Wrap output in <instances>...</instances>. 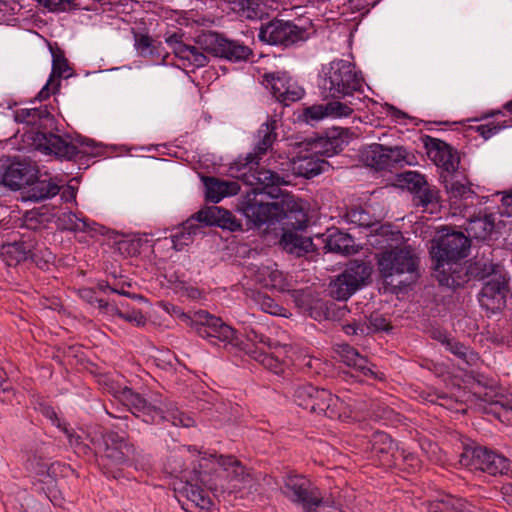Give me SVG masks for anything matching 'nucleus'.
<instances>
[{
	"label": "nucleus",
	"instance_id": "nucleus-1",
	"mask_svg": "<svg viewBox=\"0 0 512 512\" xmlns=\"http://www.w3.org/2000/svg\"><path fill=\"white\" fill-rule=\"evenodd\" d=\"M470 239L462 232L440 230L432 240L430 254L434 263V276L442 286L455 288L462 283L460 261L467 257Z\"/></svg>",
	"mask_w": 512,
	"mask_h": 512
},
{
	"label": "nucleus",
	"instance_id": "nucleus-2",
	"mask_svg": "<svg viewBox=\"0 0 512 512\" xmlns=\"http://www.w3.org/2000/svg\"><path fill=\"white\" fill-rule=\"evenodd\" d=\"M243 213L256 226L272 220H285L284 225L287 228L302 230L308 221L302 204L291 195L271 203H265L256 198L249 199L243 207Z\"/></svg>",
	"mask_w": 512,
	"mask_h": 512
},
{
	"label": "nucleus",
	"instance_id": "nucleus-3",
	"mask_svg": "<svg viewBox=\"0 0 512 512\" xmlns=\"http://www.w3.org/2000/svg\"><path fill=\"white\" fill-rule=\"evenodd\" d=\"M363 82L364 80L354 64L336 59L323 67L319 88L325 98L339 99L362 91Z\"/></svg>",
	"mask_w": 512,
	"mask_h": 512
},
{
	"label": "nucleus",
	"instance_id": "nucleus-4",
	"mask_svg": "<svg viewBox=\"0 0 512 512\" xmlns=\"http://www.w3.org/2000/svg\"><path fill=\"white\" fill-rule=\"evenodd\" d=\"M120 400L135 416H142L144 422H153L158 417L170 421L175 426L191 427L194 425L193 418L180 411L175 404L169 403L162 406L161 403L156 401L148 402L130 388L122 389Z\"/></svg>",
	"mask_w": 512,
	"mask_h": 512
},
{
	"label": "nucleus",
	"instance_id": "nucleus-5",
	"mask_svg": "<svg viewBox=\"0 0 512 512\" xmlns=\"http://www.w3.org/2000/svg\"><path fill=\"white\" fill-rule=\"evenodd\" d=\"M283 494L292 502L300 504L307 511H315L319 506L342 512L340 502L333 495H322L319 489L307 478L298 474L285 477Z\"/></svg>",
	"mask_w": 512,
	"mask_h": 512
},
{
	"label": "nucleus",
	"instance_id": "nucleus-6",
	"mask_svg": "<svg viewBox=\"0 0 512 512\" xmlns=\"http://www.w3.org/2000/svg\"><path fill=\"white\" fill-rule=\"evenodd\" d=\"M419 259L411 246L386 249L377 255L378 270L383 278L393 281L399 278L403 284L418 268Z\"/></svg>",
	"mask_w": 512,
	"mask_h": 512
},
{
	"label": "nucleus",
	"instance_id": "nucleus-7",
	"mask_svg": "<svg viewBox=\"0 0 512 512\" xmlns=\"http://www.w3.org/2000/svg\"><path fill=\"white\" fill-rule=\"evenodd\" d=\"M196 45H193L198 51L202 52L207 58L209 55L225 58L230 61L246 60L251 54L249 47L236 41L227 40L214 32H204L195 39ZM209 60L207 59V62Z\"/></svg>",
	"mask_w": 512,
	"mask_h": 512
},
{
	"label": "nucleus",
	"instance_id": "nucleus-8",
	"mask_svg": "<svg viewBox=\"0 0 512 512\" xmlns=\"http://www.w3.org/2000/svg\"><path fill=\"white\" fill-rule=\"evenodd\" d=\"M371 272L372 268L369 264L362 261L351 262L330 283V295L337 300H347L366 284Z\"/></svg>",
	"mask_w": 512,
	"mask_h": 512
},
{
	"label": "nucleus",
	"instance_id": "nucleus-9",
	"mask_svg": "<svg viewBox=\"0 0 512 512\" xmlns=\"http://www.w3.org/2000/svg\"><path fill=\"white\" fill-rule=\"evenodd\" d=\"M411 155L402 146H385L379 143L368 145L362 152L363 161L367 166L385 169L390 166L411 165Z\"/></svg>",
	"mask_w": 512,
	"mask_h": 512
},
{
	"label": "nucleus",
	"instance_id": "nucleus-10",
	"mask_svg": "<svg viewBox=\"0 0 512 512\" xmlns=\"http://www.w3.org/2000/svg\"><path fill=\"white\" fill-rule=\"evenodd\" d=\"M192 326L200 337L212 338L223 343L237 345L236 331L220 318L200 310L194 313Z\"/></svg>",
	"mask_w": 512,
	"mask_h": 512
},
{
	"label": "nucleus",
	"instance_id": "nucleus-11",
	"mask_svg": "<svg viewBox=\"0 0 512 512\" xmlns=\"http://www.w3.org/2000/svg\"><path fill=\"white\" fill-rule=\"evenodd\" d=\"M196 449L182 447L173 452L166 461L165 468L173 476L183 482L206 481V475L201 477V471L195 467Z\"/></svg>",
	"mask_w": 512,
	"mask_h": 512
},
{
	"label": "nucleus",
	"instance_id": "nucleus-12",
	"mask_svg": "<svg viewBox=\"0 0 512 512\" xmlns=\"http://www.w3.org/2000/svg\"><path fill=\"white\" fill-rule=\"evenodd\" d=\"M304 31L289 21L272 20L262 25L259 39L271 45L289 46L303 39Z\"/></svg>",
	"mask_w": 512,
	"mask_h": 512
},
{
	"label": "nucleus",
	"instance_id": "nucleus-13",
	"mask_svg": "<svg viewBox=\"0 0 512 512\" xmlns=\"http://www.w3.org/2000/svg\"><path fill=\"white\" fill-rule=\"evenodd\" d=\"M264 80L275 99L285 106L300 100L304 95V89L284 72L265 74Z\"/></svg>",
	"mask_w": 512,
	"mask_h": 512
},
{
	"label": "nucleus",
	"instance_id": "nucleus-14",
	"mask_svg": "<svg viewBox=\"0 0 512 512\" xmlns=\"http://www.w3.org/2000/svg\"><path fill=\"white\" fill-rule=\"evenodd\" d=\"M425 146L429 159L436 166L450 174L458 170L460 164L459 154L449 144L440 139L428 137Z\"/></svg>",
	"mask_w": 512,
	"mask_h": 512
},
{
	"label": "nucleus",
	"instance_id": "nucleus-15",
	"mask_svg": "<svg viewBox=\"0 0 512 512\" xmlns=\"http://www.w3.org/2000/svg\"><path fill=\"white\" fill-rule=\"evenodd\" d=\"M103 446L102 460L112 465L124 464L134 454V447L115 432H107L103 436Z\"/></svg>",
	"mask_w": 512,
	"mask_h": 512
},
{
	"label": "nucleus",
	"instance_id": "nucleus-16",
	"mask_svg": "<svg viewBox=\"0 0 512 512\" xmlns=\"http://www.w3.org/2000/svg\"><path fill=\"white\" fill-rule=\"evenodd\" d=\"M199 481L184 482L180 496L185 499L182 507L189 512H208L213 502L209 493L198 485Z\"/></svg>",
	"mask_w": 512,
	"mask_h": 512
},
{
	"label": "nucleus",
	"instance_id": "nucleus-17",
	"mask_svg": "<svg viewBox=\"0 0 512 512\" xmlns=\"http://www.w3.org/2000/svg\"><path fill=\"white\" fill-rule=\"evenodd\" d=\"M472 464L475 468L491 475L503 474L509 469V460L489 451L484 447H477L472 452Z\"/></svg>",
	"mask_w": 512,
	"mask_h": 512
},
{
	"label": "nucleus",
	"instance_id": "nucleus-18",
	"mask_svg": "<svg viewBox=\"0 0 512 512\" xmlns=\"http://www.w3.org/2000/svg\"><path fill=\"white\" fill-rule=\"evenodd\" d=\"M37 140L38 149L47 154H53L59 158L67 159H71L77 154L76 146L59 135L38 132Z\"/></svg>",
	"mask_w": 512,
	"mask_h": 512
},
{
	"label": "nucleus",
	"instance_id": "nucleus-19",
	"mask_svg": "<svg viewBox=\"0 0 512 512\" xmlns=\"http://www.w3.org/2000/svg\"><path fill=\"white\" fill-rule=\"evenodd\" d=\"M196 216L198 221L207 225H215L230 231H237L241 228V224L230 211L218 206L202 209L196 213Z\"/></svg>",
	"mask_w": 512,
	"mask_h": 512
},
{
	"label": "nucleus",
	"instance_id": "nucleus-20",
	"mask_svg": "<svg viewBox=\"0 0 512 512\" xmlns=\"http://www.w3.org/2000/svg\"><path fill=\"white\" fill-rule=\"evenodd\" d=\"M348 129L335 130L326 137H321L312 143L311 151L320 156L331 157L341 152L348 143Z\"/></svg>",
	"mask_w": 512,
	"mask_h": 512
},
{
	"label": "nucleus",
	"instance_id": "nucleus-21",
	"mask_svg": "<svg viewBox=\"0 0 512 512\" xmlns=\"http://www.w3.org/2000/svg\"><path fill=\"white\" fill-rule=\"evenodd\" d=\"M253 278L263 287L278 291H290V283L275 264L256 267L253 269Z\"/></svg>",
	"mask_w": 512,
	"mask_h": 512
},
{
	"label": "nucleus",
	"instance_id": "nucleus-22",
	"mask_svg": "<svg viewBox=\"0 0 512 512\" xmlns=\"http://www.w3.org/2000/svg\"><path fill=\"white\" fill-rule=\"evenodd\" d=\"M14 119L18 123L36 129H46L51 127L54 122V117L47 106L18 109L14 114Z\"/></svg>",
	"mask_w": 512,
	"mask_h": 512
},
{
	"label": "nucleus",
	"instance_id": "nucleus-23",
	"mask_svg": "<svg viewBox=\"0 0 512 512\" xmlns=\"http://www.w3.org/2000/svg\"><path fill=\"white\" fill-rule=\"evenodd\" d=\"M71 75L67 60L62 55H53L52 72L45 84L39 91L36 99L39 101L46 100L51 94L58 91L60 87V78H68Z\"/></svg>",
	"mask_w": 512,
	"mask_h": 512
},
{
	"label": "nucleus",
	"instance_id": "nucleus-24",
	"mask_svg": "<svg viewBox=\"0 0 512 512\" xmlns=\"http://www.w3.org/2000/svg\"><path fill=\"white\" fill-rule=\"evenodd\" d=\"M205 185L206 198L213 202L218 203L225 197H230L238 194L240 191V184L233 180H222L216 177H203Z\"/></svg>",
	"mask_w": 512,
	"mask_h": 512
},
{
	"label": "nucleus",
	"instance_id": "nucleus-25",
	"mask_svg": "<svg viewBox=\"0 0 512 512\" xmlns=\"http://www.w3.org/2000/svg\"><path fill=\"white\" fill-rule=\"evenodd\" d=\"M291 165L295 175L305 178L317 176L329 167V163L313 151L310 154L298 156L292 161Z\"/></svg>",
	"mask_w": 512,
	"mask_h": 512
},
{
	"label": "nucleus",
	"instance_id": "nucleus-26",
	"mask_svg": "<svg viewBox=\"0 0 512 512\" xmlns=\"http://www.w3.org/2000/svg\"><path fill=\"white\" fill-rule=\"evenodd\" d=\"M166 42L178 58L186 60L198 68L207 65V57L193 45L183 43L182 35L174 33L166 38Z\"/></svg>",
	"mask_w": 512,
	"mask_h": 512
},
{
	"label": "nucleus",
	"instance_id": "nucleus-27",
	"mask_svg": "<svg viewBox=\"0 0 512 512\" xmlns=\"http://www.w3.org/2000/svg\"><path fill=\"white\" fill-rule=\"evenodd\" d=\"M312 400L313 402L309 409L311 412L323 414L331 419L342 417L340 412L342 402L329 391L317 388V393L314 394V398Z\"/></svg>",
	"mask_w": 512,
	"mask_h": 512
},
{
	"label": "nucleus",
	"instance_id": "nucleus-28",
	"mask_svg": "<svg viewBox=\"0 0 512 512\" xmlns=\"http://www.w3.org/2000/svg\"><path fill=\"white\" fill-rule=\"evenodd\" d=\"M258 142L253 152L247 154L246 165L259 164L260 159L272 147L276 140L275 122H266L258 130Z\"/></svg>",
	"mask_w": 512,
	"mask_h": 512
},
{
	"label": "nucleus",
	"instance_id": "nucleus-29",
	"mask_svg": "<svg viewBox=\"0 0 512 512\" xmlns=\"http://www.w3.org/2000/svg\"><path fill=\"white\" fill-rule=\"evenodd\" d=\"M34 177L33 170L26 164H11L2 175L1 183L12 190L27 187Z\"/></svg>",
	"mask_w": 512,
	"mask_h": 512
},
{
	"label": "nucleus",
	"instance_id": "nucleus-30",
	"mask_svg": "<svg viewBox=\"0 0 512 512\" xmlns=\"http://www.w3.org/2000/svg\"><path fill=\"white\" fill-rule=\"evenodd\" d=\"M280 244L284 250L298 257L304 256L317 249L310 237H305L289 229L284 231Z\"/></svg>",
	"mask_w": 512,
	"mask_h": 512
},
{
	"label": "nucleus",
	"instance_id": "nucleus-31",
	"mask_svg": "<svg viewBox=\"0 0 512 512\" xmlns=\"http://www.w3.org/2000/svg\"><path fill=\"white\" fill-rule=\"evenodd\" d=\"M199 223L200 221L197 220L195 214L180 226L172 229L171 242L176 251H181L185 246L190 245L194 241L195 235L201 230Z\"/></svg>",
	"mask_w": 512,
	"mask_h": 512
},
{
	"label": "nucleus",
	"instance_id": "nucleus-32",
	"mask_svg": "<svg viewBox=\"0 0 512 512\" xmlns=\"http://www.w3.org/2000/svg\"><path fill=\"white\" fill-rule=\"evenodd\" d=\"M60 186L52 179H37L29 181L25 187L24 198L26 200L38 202L47 198L54 197L59 193Z\"/></svg>",
	"mask_w": 512,
	"mask_h": 512
},
{
	"label": "nucleus",
	"instance_id": "nucleus-33",
	"mask_svg": "<svg viewBox=\"0 0 512 512\" xmlns=\"http://www.w3.org/2000/svg\"><path fill=\"white\" fill-rule=\"evenodd\" d=\"M317 239L322 240V243H324V249L329 252L351 255L357 251L353 238L349 234L339 230L329 231L326 238L322 239V237H317Z\"/></svg>",
	"mask_w": 512,
	"mask_h": 512
},
{
	"label": "nucleus",
	"instance_id": "nucleus-34",
	"mask_svg": "<svg viewBox=\"0 0 512 512\" xmlns=\"http://www.w3.org/2000/svg\"><path fill=\"white\" fill-rule=\"evenodd\" d=\"M337 353L344 364L354 368L363 376L376 377V374L369 365V361L360 355L355 348L347 344L339 345Z\"/></svg>",
	"mask_w": 512,
	"mask_h": 512
},
{
	"label": "nucleus",
	"instance_id": "nucleus-35",
	"mask_svg": "<svg viewBox=\"0 0 512 512\" xmlns=\"http://www.w3.org/2000/svg\"><path fill=\"white\" fill-rule=\"evenodd\" d=\"M495 219L492 214L479 215L470 219L465 227L468 239H488L495 230Z\"/></svg>",
	"mask_w": 512,
	"mask_h": 512
},
{
	"label": "nucleus",
	"instance_id": "nucleus-36",
	"mask_svg": "<svg viewBox=\"0 0 512 512\" xmlns=\"http://www.w3.org/2000/svg\"><path fill=\"white\" fill-rule=\"evenodd\" d=\"M286 346H275L274 351L271 353L268 352H257L255 351L254 358L263 365L264 368L272 371L275 374H281L284 372L287 363H286Z\"/></svg>",
	"mask_w": 512,
	"mask_h": 512
},
{
	"label": "nucleus",
	"instance_id": "nucleus-37",
	"mask_svg": "<svg viewBox=\"0 0 512 512\" xmlns=\"http://www.w3.org/2000/svg\"><path fill=\"white\" fill-rule=\"evenodd\" d=\"M221 467L227 476L242 487L253 488L254 478L251 473L234 457H225L220 460Z\"/></svg>",
	"mask_w": 512,
	"mask_h": 512
},
{
	"label": "nucleus",
	"instance_id": "nucleus-38",
	"mask_svg": "<svg viewBox=\"0 0 512 512\" xmlns=\"http://www.w3.org/2000/svg\"><path fill=\"white\" fill-rule=\"evenodd\" d=\"M224 456H216L213 454L201 453L196 450L195 467L198 471H201V477L206 475V481L198 480L204 486L210 485L211 475L218 471V468H222L220 460H223Z\"/></svg>",
	"mask_w": 512,
	"mask_h": 512
},
{
	"label": "nucleus",
	"instance_id": "nucleus-39",
	"mask_svg": "<svg viewBox=\"0 0 512 512\" xmlns=\"http://www.w3.org/2000/svg\"><path fill=\"white\" fill-rule=\"evenodd\" d=\"M251 177L252 179H248L247 182L250 185H259L262 189L272 188L288 183L283 175L272 168L262 167L253 172Z\"/></svg>",
	"mask_w": 512,
	"mask_h": 512
},
{
	"label": "nucleus",
	"instance_id": "nucleus-40",
	"mask_svg": "<svg viewBox=\"0 0 512 512\" xmlns=\"http://www.w3.org/2000/svg\"><path fill=\"white\" fill-rule=\"evenodd\" d=\"M99 307L106 310L112 316H118L119 318L129 322L137 327L144 326L147 322L146 317L140 310L131 309V310H122L117 306L110 305L103 300H99Z\"/></svg>",
	"mask_w": 512,
	"mask_h": 512
},
{
	"label": "nucleus",
	"instance_id": "nucleus-41",
	"mask_svg": "<svg viewBox=\"0 0 512 512\" xmlns=\"http://www.w3.org/2000/svg\"><path fill=\"white\" fill-rule=\"evenodd\" d=\"M444 186L447 194L451 200L456 203L459 199H468L473 196V191L467 179H457L451 176L449 179L444 180Z\"/></svg>",
	"mask_w": 512,
	"mask_h": 512
},
{
	"label": "nucleus",
	"instance_id": "nucleus-42",
	"mask_svg": "<svg viewBox=\"0 0 512 512\" xmlns=\"http://www.w3.org/2000/svg\"><path fill=\"white\" fill-rule=\"evenodd\" d=\"M441 342L446 346V348L456 355L457 357L461 358L464 362H466L468 365H475L477 361L479 360V356L477 353L473 352L466 346H464L462 343L455 341L453 339H449L447 337H443L441 339Z\"/></svg>",
	"mask_w": 512,
	"mask_h": 512
},
{
	"label": "nucleus",
	"instance_id": "nucleus-43",
	"mask_svg": "<svg viewBox=\"0 0 512 512\" xmlns=\"http://www.w3.org/2000/svg\"><path fill=\"white\" fill-rule=\"evenodd\" d=\"M254 302L260 309L266 313L275 316L289 317L290 313L278 303H276L270 296L257 292L253 294Z\"/></svg>",
	"mask_w": 512,
	"mask_h": 512
},
{
	"label": "nucleus",
	"instance_id": "nucleus-44",
	"mask_svg": "<svg viewBox=\"0 0 512 512\" xmlns=\"http://www.w3.org/2000/svg\"><path fill=\"white\" fill-rule=\"evenodd\" d=\"M232 3L233 10L237 11L241 17L247 19L260 18L262 11L260 10V0H229Z\"/></svg>",
	"mask_w": 512,
	"mask_h": 512
},
{
	"label": "nucleus",
	"instance_id": "nucleus-45",
	"mask_svg": "<svg viewBox=\"0 0 512 512\" xmlns=\"http://www.w3.org/2000/svg\"><path fill=\"white\" fill-rule=\"evenodd\" d=\"M496 266L487 258L471 262L467 268V275L471 278L483 280L495 273Z\"/></svg>",
	"mask_w": 512,
	"mask_h": 512
},
{
	"label": "nucleus",
	"instance_id": "nucleus-46",
	"mask_svg": "<svg viewBox=\"0 0 512 512\" xmlns=\"http://www.w3.org/2000/svg\"><path fill=\"white\" fill-rule=\"evenodd\" d=\"M58 225L64 230L86 232L90 230V225L86 220L78 218L72 212L61 213L58 217Z\"/></svg>",
	"mask_w": 512,
	"mask_h": 512
},
{
	"label": "nucleus",
	"instance_id": "nucleus-47",
	"mask_svg": "<svg viewBox=\"0 0 512 512\" xmlns=\"http://www.w3.org/2000/svg\"><path fill=\"white\" fill-rule=\"evenodd\" d=\"M347 220L360 227H373L378 220L362 207L351 208L346 212Z\"/></svg>",
	"mask_w": 512,
	"mask_h": 512
},
{
	"label": "nucleus",
	"instance_id": "nucleus-48",
	"mask_svg": "<svg viewBox=\"0 0 512 512\" xmlns=\"http://www.w3.org/2000/svg\"><path fill=\"white\" fill-rule=\"evenodd\" d=\"M361 101L360 98H353L348 103H343L338 100L327 102L329 117H348L353 113V106H356V101Z\"/></svg>",
	"mask_w": 512,
	"mask_h": 512
},
{
	"label": "nucleus",
	"instance_id": "nucleus-49",
	"mask_svg": "<svg viewBox=\"0 0 512 512\" xmlns=\"http://www.w3.org/2000/svg\"><path fill=\"white\" fill-rule=\"evenodd\" d=\"M315 393H317V388L312 385L299 386L294 391V401L298 406L309 410Z\"/></svg>",
	"mask_w": 512,
	"mask_h": 512
},
{
	"label": "nucleus",
	"instance_id": "nucleus-50",
	"mask_svg": "<svg viewBox=\"0 0 512 512\" xmlns=\"http://www.w3.org/2000/svg\"><path fill=\"white\" fill-rule=\"evenodd\" d=\"M504 284L499 280H491L487 282L480 292V301L484 304V299H497L498 303L503 299L502 292Z\"/></svg>",
	"mask_w": 512,
	"mask_h": 512
},
{
	"label": "nucleus",
	"instance_id": "nucleus-51",
	"mask_svg": "<svg viewBox=\"0 0 512 512\" xmlns=\"http://www.w3.org/2000/svg\"><path fill=\"white\" fill-rule=\"evenodd\" d=\"M135 47L143 57L153 56L156 53L155 40L146 34L135 35Z\"/></svg>",
	"mask_w": 512,
	"mask_h": 512
},
{
	"label": "nucleus",
	"instance_id": "nucleus-52",
	"mask_svg": "<svg viewBox=\"0 0 512 512\" xmlns=\"http://www.w3.org/2000/svg\"><path fill=\"white\" fill-rule=\"evenodd\" d=\"M394 448V443L389 435L383 432H377L373 437L372 451L378 453H390Z\"/></svg>",
	"mask_w": 512,
	"mask_h": 512
},
{
	"label": "nucleus",
	"instance_id": "nucleus-53",
	"mask_svg": "<svg viewBox=\"0 0 512 512\" xmlns=\"http://www.w3.org/2000/svg\"><path fill=\"white\" fill-rule=\"evenodd\" d=\"M419 204L423 207L437 205L440 199L439 191L429 186H423L418 192Z\"/></svg>",
	"mask_w": 512,
	"mask_h": 512
},
{
	"label": "nucleus",
	"instance_id": "nucleus-54",
	"mask_svg": "<svg viewBox=\"0 0 512 512\" xmlns=\"http://www.w3.org/2000/svg\"><path fill=\"white\" fill-rule=\"evenodd\" d=\"M403 182L407 185L408 189L416 191V193L423 187L426 186V180L423 175L408 171L402 174Z\"/></svg>",
	"mask_w": 512,
	"mask_h": 512
},
{
	"label": "nucleus",
	"instance_id": "nucleus-55",
	"mask_svg": "<svg viewBox=\"0 0 512 512\" xmlns=\"http://www.w3.org/2000/svg\"><path fill=\"white\" fill-rule=\"evenodd\" d=\"M367 330L387 331L390 328L389 321L379 313H373L368 319Z\"/></svg>",
	"mask_w": 512,
	"mask_h": 512
},
{
	"label": "nucleus",
	"instance_id": "nucleus-56",
	"mask_svg": "<svg viewBox=\"0 0 512 512\" xmlns=\"http://www.w3.org/2000/svg\"><path fill=\"white\" fill-rule=\"evenodd\" d=\"M505 121L502 123L500 121H493L489 122L487 124H482L477 126V131L480 133L483 138L488 139L492 135L496 134L498 131H500L503 128H506L508 125L504 124Z\"/></svg>",
	"mask_w": 512,
	"mask_h": 512
},
{
	"label": "nucleus",
	"instance_id": "nucleus-57",
	"mask_svg": "<svg viewBox=\"0 0 512 512\" xmlns=\"http://www.w3.org/2000/svg\"><path fill=\"white\" fill-rule=\"evenodd\" d=\"M305 115L308 118L316 121L322 120L325 117H329L327 103L321 105H313L307 108Z\"/></svg>",
	"mask_w": 512,
	"mask_h": 512
},
{
	"label": "nucleus",
	"instance_id": "nucleus-58",
	"mask_svg": "<svg viewBox=\"0 0 512 512\" xmlns=\"http://www.w3.org/2000/svg\"><path fill=\"white\" fill-rule=\"evenodd\" d=\"M291 296L293 298V301L295 302L296 306L306 311L310 307V294L306 293L304 290H293L291 293Z\"/></svg>",
	"mask_w": 512,
	"mask_h": 512
},
{
	"label": "nucleus",
	"instance_id": "nucleus-59",
	"mask_svg": "<svg viewBox=\"0 0 512 512\" xmlns=\"http://www.w3.org/2000/svg\"><path fill=\"white\" fill-rule=\"evenodd\" d=\"M426 400L431 403H438L447 408H452V398L443 393L429 394Z\"/></svg>",
	"mask_w": 512,
	"mask_h": 512
},
{
	"label": "nucleus",
	"instance_id": "nucleus-60",
	"mask_svg": "<svg viewBox=\"0 0 512 512\" xmlns=\"http://www.w3.org/2000/svg\"><path fill=\"white\" fill-rule=\"evenodd\" d=\"M139 241H122L119 243V249L128 252L130 255H135L139 252Z\"/></svg>",
	"mask_w": 512,
	"mask_h": 512
},
{
	"label": "nucleus",
	"instance_id": "nucleus-61",
	"mask_svg": "<svg viewBox=\"0 0 512 512\" xmlns=\"http://www.w3.org/2000/svg\"><path fill=\"white\" fill-rule=\"evenodd\" d=\"M9 252L20 251L18 260L27 259L28 257H34L35 254L31 251L30 247H25L23 244H14L10 247Z\"/></svg>",
	"mask_w": 512,
	"mask_h": 512
},
{
	"label": "nucleus",
	"instance_id": "nucleus-62",
	"mask_svg": "<svg viewBox=\"0 0 512 512\" xmlns=\"http://www.w3.org/2000/svg\"><path fill=\"white\" fill-rule=\"evenodd\" d=\"M246 337L251 342L263 343V344L268 345L269 347L271 346V344H270L268 339H266L263 335L258 334L256 331H254L252 329L247 331Z\"/></svg>",
	"mask_w": 512,
	"mask_h": 512
},
{
	"label": "nucleus",
	"instance_id": "nucleus-63",
	"mask_svg": "<svg viewBox=\"0 0 512 512\" xmlns=\"http://www.w3.org/2000/svg\"><path fill=\"white\" fill-rule=\"evenodd\" d=\"M343 330L348 335H356L358 333H365L366 329L363 325L352 323L343 326Z\"/></svg>",
	"mask_w": 512,
	"mask_h": 512
},
{
	"label": "nucleus",
	"instance_id": "nucleus-64",
	"mask_svg": "<svg viewBox=\"0 0 512 512\" xmlns=\"http://www.w3.org/2000/svg\"><path fill=\"white\" fill-rule=\"evenodd\" d=\"M376 231L381 236H387L389 234H393L391 231V227L389 225H381Z\"/></svg>",
	"mask_w": 512,
	"mask_h": 512
}]
</instances>
